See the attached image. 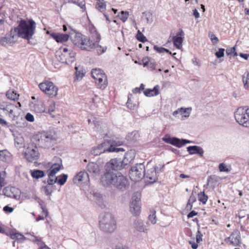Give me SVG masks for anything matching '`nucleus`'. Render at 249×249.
Wrapping results in <instances>:
<instances>
[{
  "label": "nucleus",
  "instance_id": "f257e3e1",
  "mask_svg": "<svg viewBox=\"0 0 249 249\" xmlns=\"http://www.w3.org/2000/svg\"><path fill=\"white\" fill-rule=\"evenodd\" d=\"M101 181L104 186L112 185L115 188L122 191L127 190L129 186V183L126 177L121 173L115 174H107L102 176Z\"/></svg>",
  "mask_w": 249,
  "mask_h": 249
},
{
  "label": "nucleus",
  "instance_id": "f03ea898",
  "mask_svg": "<svg viewBox=\"0 0 249 249\" xmlns=\"http://www.w3.org/2000/svg\"><path fill=\"white\" fill-rule=\"evenodd\" d=\"M36 27V23L33 20L30 19L27 22L21 19L18 27L11 29V34L13 37L18 36L30 40L35 34Z\"/></svg>",
  "mask_w": 249,
  "mask_h": 249
},
{
  "label": "nucleus",
  "instance_id": "7ed1b4c3",
  "mask_svg": "<svg viewBox=\"0 0 249 249\" xmlns=\"http://www.w3.org/2000/svg\"><path fill=\"white\" fill-rule=\"evenodd\" d=\"M57 135L54 130L43 131L33 137L35 144L43 148H48L56 143Z\"/></svg>",
  "mask_w": 249,
  "mask_h": 249
},
{
  "label": "nucleus",
  "instance_id": "20e7f679",
  "mask_svg": "<svg viewBox=\"0 0 249 249\" xmlns=\"http://www.w3.org/2000/svg\"><path fill=\"white\" fill-rule=\"evenodd\" d=\"M99 228L106 232H112L116 228V222L114 216L110 213H105L99 218Z\"/></svg>",
  "mask_w": 249,
  "mask_h": 249
},
{
  "label": "nucleus",
  "instance_id": "39448f33",
  "mask_svg": "<svg viewBox=\"0 0 249 249\" xmlns=\"http://www.w3.org/2000/svg\"><path fill=\"white\" fill-rule=\"evenodd\" d=\"M91 74L98 88L104 89L107 88L108 85L107 77L103 71L100 69H93Z\"/></svg>",
  "mask_w": 249,
  "mask_h": 249
},
{
  "label": "nucleus",
  "instance_id": "423d86ee",
  "mask_svg": "<svg viewBox=\"0 0 249 249\" xmlns=\"http://www.w3.org/2000/svg\"><path fill=\"white\" fill-rule=\"evenodd\" d=\"M234 117L240 125L245 127L249 126V107H239L234 113Z\"/></svg>",
  "mask_w": 249,
  "mask_h": 249
},
{
  "label": "nucleus",
  "instance_id": "0eeeda50",
  "mask_svg": "<svg viewBox=\"0 0 249 249\" xmlns=\"http://www.w3.org/2000/svg\"><path fill=\"white\" fill-rule=\"evenodd\" d=\"M101 40L100 35L95 32L92 34L89 38L85 36L81 50L88 51H91L96 47V44L99 42Z\"/></svg>",
  "mask_w": 249,
  "mask_h": 249
},
{
  "label": "nucleus",
  "instance_id": "6e6552de",
  "mask_svg": "<svg viewBox=\"0 0 249 249\" xmlns=\"http://www.w3.org/2000/svg\"><path fill=\"white\" fill-rule=\"evenodd\" d=\"M121 159H112L107 162L105 166V172L102 176H106L107 174H115L116 171L120 170L124 167L123 166Z\"/></svg>",
  "mask_w": 249,
  "mask_h": 249
},
{
  "label": "nucleus",
  "instance_id": "1a4fd4ad",
  "mask_svg": "<svg viewBox=\"0 0 249 249\" xmlns=\"http://www.w3.org/2000/svg\"><path fill=\"white\" fill-rule=\"evenodd\" d=\"M145 166L143 163L137 164L132 167L129 171L130 179L135 182L141 180L144 177Z\"/></svg>",
  "mask_w": 249,
  "mask_h": 249
},
{
  "label": "nucleus",
  "instance_id": "9d476101",
  "mask_svg": "<svg viewBox=\"0 0 249 249\" xmlns=\"http://www.w3.org/2000/svg\"><path fill=\"white\" fill-rule=\"evenodd\" d=\"M38 86L42 91L51 97L55 96L57 94L58 88L51 81L42 82Z\"/></svg>",
  "mask_w": 249,
  "mask_h": 249
},
{
  "label": "nucleus",
  "instance_id": "9b49d317",
  "mask_svg": "<svg viewBox=\"0 0 249 249\" xmlns=\"http://www.w3.org/2000/svg\"><path fill=\"white\" fill-rule=\"evenodd\" d=\"M37 146L36 144L34 145V144H31L26 150L25 157L29 162H33L37 160L39 156Z\"/></svg>",
  "mask_w": 249,
  "mask_h": 249
},
{
  "label": "nucleus",
  "instance_id": "f8f14e48",
  "mask_svg": "<svg viewBox=\"0 0 249 249\" xmlns=\"http://www.w3.org/2000/svg\"><path fill=\"white\" fill-rule=\"evenodd\" d=\"M123 144V142L117 140H106L105 141L100 144V146L102 150L104 151V153L112 152L113 146H118L121 145Z\"/></svg>",
  "mask_w": 249,
  "mask_h": 249
},
{
  "label": "nucleus",
  "instance_id": "ddd939ff",
  "mask_svg": "<svg viewBox=\"0 0 249 249\" xmlns=\"http://www.w3.org/2000/svg\"><path fill=\"white\" fill-rule=\"evenodd\" d=\"M17 107V106L6 102H2L0 104V109L11 118L15 117L14 110Z\"/></svg>",
  "mask_w": 249,
  "mask_h": 249
},
{
  "label": "nucleus",
  "instance_id": "4468645a",
  "mask_svg": "<svg viewBox=\"0 0 249 249\" xmlns=\"http://www.w3.org/2000/svg\"><path fill=\"white\" fill-rule=\"evenodd\" d=\"M130 210L135 216L139 215L141 213L140 198L136 195H133L131 198Z\"/></svg>",
  "mask_w": 249,
  "mask_h": 249
},
{
  "label": "nucleus",
  "instance_id": "2eb2a0df",
  "mask_svg": "<svg viewBox=\"0 0 249 249\" xmlns=\"http://www.w3.org/2000/svg\"><path fill=\"white\" fill-rule=\"evenodd\" d=\"M162 140L166 143L171 144L178 147H181L185 144L191 143V141L189 140L186 139L180 140L176 137H164L162 138Z\"/></svg>",
  "mask_w": 249,
  "mask_h": 249
},
{
  "label": "nucleus",
  "instance_id": "dca6fc26",
  "mask_svg": "<svg viewBox=\"0 0 249 249\" xmlns=\"http://www.w3.org/2000/svg\"><path fill=\"white\" fill-rule=\"evenodd\" d=\"M226 243H230V244L234 246H239L241 244V235L239 231L237 230H234L230 236L225 239Z\"/></svg>",
  "mask_w": 249,
  "mask_h": 249
},
{
  "label": "nucleus",
  "instance_id": "f3484780",
  "mask_svg": "<svg viewBox=\"0 0 249 249\" xmlns=\"http://www.w3.org/2000/svg\"><path fill=\"white\" fill-rule=\"evenodd\" d=\"M73 181L74 183L78 184L81 182L88 184L89 181V175L85 171H80L74 176Z\"/></svg>",
  "mask_w": 249,
  "mask_h": 249
},
{
  "label": "nucleus",
  "instance_id": "a211bd4d",
  "mask_svg": "<svg viewBox=\"0 0 249 249\" xmlns=\"http://www.w3.org/2000/svg\"><path fill=\"white\" fill-rule=\"evenodd\" d=\"M135 157V152L134 150H130L127 151L124 155V159L122 160L123 166L124 168L127 165L131 163Z\"/></svg>",
  "mask_w": 249,
  "mask_h": 249
},
{
  "label": "nucleus",
  "instance_id": "6ab92c4d",
  "mask_svg": "<svg viewBox=\"0 0 249 249\" xmlns=\"http://www.w3.org/2000/svg\"><path fill=\"white\" fill-rule=\"evenodd\" d=\"M134 228L139 232H147L148 231V223L142 220H136L134 222Z\"/></svg>",
  "mask_w": 249,
  "mask_h": 249
},
{
  "label": "nucleus",
  "instance_id": "aec40b11",
  "mask_svg": "<svg viewBox=\"0 0 249 249\" xmlns=\"http://www.w3.org/2000/svg\"><path fill=\"white\" fill-rule=\"evenodd\" d=\"M70 37L73 43L81 49V46L84 43L85 36L80 33H75L74 35H71Z\"/></svg>",
  "mask_w": 249,
  "mask_h": 249
},
{
  "label": "nucleus",
  "instance_id": "412c9836",
  "mask_svg": "<svg viewBox=\"0 0 249 249\" xmlns=\"http://www.w3.org/2000/svg\"><path fill=\"white\" fill-rule=\"evenodd\" d=\"M184 33L182 30L177 33L176 36L173 37L174 45L178 49H180L183 41Z\"/></svg>",
  "mask_w": 249,
  "mask_h": 249
},
{
  "label": "nucleus",
  "instance_id": "4be33fe9",
  "mask_svg": "<svg viewBox=\"0 0 249 249\" xmlns=\"http://www.w3.org/2000/svg\"><path fill=\"white\" fill-rule=\"evenodd\" d=\"M86 169L92 176H96L99 175L100 172L99 165L94 162H89L86 167Z\"/></svg>",
  "mask_w": 249,
  "mask_h": 249
},
{
  "label": "nucleus",
  "instance_id": "5701e85b",
  "mask_svg": "<svg viewBox=\"0 0 249 249\" xmlns=\"http://www.w3.org/2000/svg\"><path fill=\"white\" fill-rule=\"evenodd\" d=\"M191 110V107H187L185 108L181 107L180 108L174 111L173 115L174 116L178 117V116L177 115L179 114L181 115L182 118L184 117L187 118L189 117Z\"/></svg>",
  "mask_w": 249,
  "mask_h": 249
},
{
  "label": "nucleus",
  "instance_id": "b1692460",
  "mask_svg": "<svg viewBox=\"0 0 249 249\" xmlns=\"http://www.w3.org/2000/svg\"><path fill=\"white\" fill-rule=\"evenodd\" d=\"M187 149L190 155L198 154L201 157L203 156L204 150L201 147L196 145L189 146Z\"/></svg>",
  "mask_w": 249,
  "mask_h": 249
},
{
  "label": "nucleus",
  "instance_id": "393cba45",
  "mask_svg": "<svg viewBox=\"0 0 249 249\" xmlns=\"http://www.w3.org/2000/svg\"><path fill=\"white\" fill-rule=\"evenodd\" d=\"M16 36H13L11 34V30L10 34H6L4 36L0 37V44L3 46L10 45Z\"/></svg>",
  "mask_w": 249,
  "mask_h": 249
},
{
  "label": "nucleus",
  "instance_id": "a878e982",
  "mask_svg": "<svg viewBox=\"0 0 249 249\" xmlns=\"http://www.w3.org/2000/svg\"><path fill=\"white\" fill-rule=\"evenodd\" d=\"M144 177L148 180L150 183H153L157 180V173L153 169L147 170L146 173H144Z\"/></svg>",
  "mask_w": 249,
  "mask_h": 249
},
{
  "label": "nucleus",
  "instance_id": "bb28decb",
  "mask_svg": "<svg viewBox=\"0 0 249 249\" xmlns=\"http://www.w3.org/2000/svg\"><path fill=\"white\" fill-rule=\"evenodd\" d=\"M51 36L57 42H66L69 38V36L68 34L59 33H52Z\"/></svg>",
  "mask_w": 249,
  "mask_h": 249
},
{
  "label": "nucleus",
  "instance_id": "cd10ccee",
  "mask_svg": "<svg viewBox=\"0 0 249 249\" xmlns=\"http://www.w3.org/2000/svg\"><path fill=\"white\" fill-rule=\"evenodd\" d=\"M62 166V162L60 163H55L52 165L49 170L47 171V173L50 174V176H55V174L60 170Z\"/></svg>",
  "mask_w": 249,
  "mask_h": 249
},
{
  "label": "nucleus",
  "instance_id": "c85d7f7f",
  "mask_svg": "<svg viewBox=\"0 0 249 249\" xmlns=\"http://www.w3.org/2000/svg\"><path fill=\"white\" fill-rule=\"evenodd\" d=\"M160 86H155L153 89H147L143 91L144 94L147 97L157 96L159 94Z\"/></svg>",
  "mask_w": 249,
  "mask_h": 249
},
{
  "label": "nucleus",
  "instance_id": "c756f323",
  "mask_svg": "<svg viewBox=\"0 0 249 249\" xmlns=\"http://www.w3.org/2000/svg\"><path fill=\"white\" fill-rule=\"evenodd\" d=\"M0 160L8 163L10 162L12 155L7 150H0Z\"/></svg>",
  "mask_w": 249,
  "mask_h": 249
},
{
  "label": "nucleus",
  "instance_id": "7c9ffc66",
  "mask_svg": "<svg viewBox=\"0 0 249 249\" xmlns=\"http://www.w3.org/2000/svg\"><path fill=\"white\" fill-rule=\"evenodd\" d=\"M11 238L12 239H16L18 242L22 243L26 239V237L22 234L18 232H14L10 231L9 233Z\"/></svg>",
  "mask_w": 249,
  "mask_h": 249
},
{
  "label": "nucleus",
  "instance_id": "2f4dec72",
  "mask_svg": "<svg viewBox=\"0 0 249 249\" xmlns=\"http://www.w3.org/2000/svg\"><path fill=\"white\" fill-rule=\"evenodd\" d=\"M31 172L32 177L36 179L41 178L45 175L44 172L40 170L35 169L31 170Z\"/></svg>",
  "mask_w": 249,
  "mask_h": 249
},
{
  "label": "nucleus",
  "instance_id": "473e14b6",
  "mask_svg": "<svg viewBox=\"0 0 249 249\" xmlns=\"http://www.w3.org/2000/svg\"><path fill=\"white\" fill-rule=\"evenodd\" d=\"M242 82L244 84V87L246 89H249V72H245L242 76Z\"/></svg>",
  "mask_w": 249,
  "mask_h": 249
},
{
  "label": "nucleus",
  "instance_id": "72a5a7b5",
  "mask_svg": "<svg viewBox=\"0 0 249 249\" xmlns=\"http://www.w3.org/2000/svg\"><path fill=\"white\" fill-rule=\"evenodd\" d=\"M96 8L101 12H103L106 8V1L104 0H98Z\"/></svg>",
  "mask_w": 249,
  "mask_h": 249
},
{
  "label": "nucleus",
  "instance_id": "f704fd0d",
  "mask_svg": "<svg viewBox=\"0 0 249 249\" xmlns=\"http://www.w3.org/2000/svg\"><path fill=\"white\" fill-rule=\"evenodd\" d=\"M68 178V175L67 174H63L57 177L56 182L60 185H63L67 181Z\"/></svg>",
  "mask_w": 249,
  "mask_h": 249
},
{
  "label": "nucleus",
  "instance_id": "c9c22d12",
  "mask_svg": "<svg viewBox=\"0 0 249 249\" xmlns=\"http://www.w3.org/2000/svg\"><path fill=\"white\" fill-rule=\"evenodd\" d=\"M75 77L77 80H81L83 76L84 75V72L82 69L78 67H75Z\"/></svg>",
  "mask_w": 249,
  "mask_h": 249
},
{
  "label": "nucleus",
  "instance_id": "e433bc0d",
  "mask_svg": "<svg viewBox=\"0 0 249 249\" xmlns=\"http://www.w3.org/2000/svg\"><path fill=\"white\" fill-rule=\"evenodd\" d=\"M7 98L12 100H16L18 99L19 95L17 93L14 92V91L9 90L7 92L6 94Z\"/></svg>",
  "mask_w": 249,
  "mask_h": 249
},
{
  "label": "nucleus",
  "instance_id": "4c0bfd02",
  "mask_svg": "<svg viewBox=\"0 0 249 249\" xmlns=\"http://www.w3.org/2000/svg\"><path fill=\"white\" fill-rule=\"evenodd\" d=\"M129 12L127 11H121L119 14L118 17L123 22H125L128 17Z\"/></svg>",
  "mask_w": 249,
  "mask_h": 249
},
{
  "label": "nucleus",
  "instance_id": "58836bf2",
  "mask_svg": "<svg viewBox=\"0 0 249 249\" xmlns=\"http://www.w3.org/2000/svg\"><path fill=\"white\" fill-rule=\"evenodd\" d=\"M91 153L92 155L96 156L102 153H104V151L102 150L100 146L98 145L97 147L92 148L91 150Z\"/></svg>",
  "mask_w": 249,
  "mask_h": 249
},
{
  "label": "nucleus",
  "instance_id": "ea45409f",
  "mask_svg": "<svg viewBox=\"0 0 249 249\" xmlns=\"http://www.w3.org/2000/svg\"><path fill=\"white\" fill-rule=\"evenodd\" d=\"M198 200L203 204H206L208 200V197L204 193V192H201L198 194Z\"/></svg>",
  "mask_w": 249,
  "mask_h": 249
},
{
  "label": "nucleus",
  "instance_id": "a19ab883",
  "mask_svg": "<svg viewBox=\"0 0 249 249\" xmlns=\"http://www.w3.org/2000/svg\"><path fill=\"white\" fill-rule=\"evenodd\" d=\"M71 2L79 6L81 8V9H82V12H84L86 10V6H85L86 3L84 0H81V1H79V0L73 1V0H72Z\"/></svg>",
  "mask_w": 249,
  "mask_h": 249
},
{
  "label": "nucleus",
  "instance_id": "79ce46f5",
  "mask_svg": "<svg viewBox=\"0 0 249 249\" xmlns=\"http://www.w3.org/2000/svg\"><path fill=\"white\" fill-rule=\"evenodd\" d=\"M137 39L140 42L142 43H144L147 41L146 37L142 33V32L138 30L137 35H136Z\"/></svg>",
  "mask_w": 249,
  "mask_h": 249
},
{
  "label": "nucleus",
  "instance_id": "37998d69",
  "mask_svg": "<svg viewBox=\"0 0 249 249\" xmlns=\"http://www.w3.org/2000/svg\"><path fill=\"white\" fill-rule=\"evenodd\" d=\"M154 49L159 53H167L169 54H172V53L169 50L163 47H159L155 45L154 46Z\"/></svg>",
  "mask_w": 249,
  "mask_h": 249
},
{
  "label": "nucleus",
  "instance_id": "c03bdc74",
  "mask_svg": "<svg viewBox=\"0 0 249 249\" xmlns=\"http://www.w3.org/2000/svg\"><path fill=\"white\" fill-rule=\"evenodd\" d=\"M69 57L67 58L65 60V63L67 64L71 63L74 61L75 53L71 51L69 52Z\"/></svg>",
  "mask_w": 249,
  "mask_h": 249
},
{
  "label": "nucleus",
  "instance_id": "a18cd8bd",
  "mask_svg": "<svg viewBox=\"0 0 249 249\" xmlns=\"http://www.w3.org/2000/svg\"><path fill=\"white\" fill-rule=\"evenodd\" d=\"M98 54H101L104 53L107 50V47H102L98 45V43L96 44V47L94 48Z\"/></svg>",
  "mask_w": 249,
  "mask_h": 249
},
{
  "label": "nucleus",
  "instance_id": "49530a36",
  "mask_svg": "<svg viewBox=\"0 0 249 249\" xmlns=\"http://www.w3.org/2000/svg\"><path fill=\"white\" fill-rule=\"evenodd\" d=\"M196 201V198L195 196H194L193 194L190 196L188 202L187 204V207L188 208H189L190 209H191L193 207V203H194Z\"/></svg>",
  "mask_w": 249,
  "mask_h": 249
},
{
  "label": "nucleus",
  "instance_id": "de8ad7c7",
  "mask_svg": "<svg viewBox=\"0 0 249 249\" xmlns=\"http://www.w3.org/2000/svg\"><path fill=\"white\" fill-rule=\"evenodd\" d=\"M48 179L47 180V183L48 185H52L54 183H56L57 177L55 176H50L49 174H48Z\"/></svg>",
  "mask_w": 249,
  "mask_h": 249
},
{
  "label": "nucleus",
  "instance_id": "09e8293b",
  "mask_svg": "<svg viewBox=\"0 0 249 249\" xmlns=\"http://www.w3.org/2000/svg\"><path fill=\"white\" fill-rule=\"evenodd\" d=\"M148 220L152 224H155L156 223L157 220L155 211L151 212V213L148 216Z\"/></svg>",
  "mask_w": 249,
  "mask_h": 249
},
{
  "label": "nucleus",
  "instance_id": "8fccbe9b",
  "mask_svg": "<svg viewBox=\"0 0 249 249\" xmlns=\"http://www.w3.org/2000/svg\"><path fill=\"white\" fill-rule=\"evenodd\" d=\"M5 174V171L0 172V190L4 185Z\"/></svg>",
  "mask_w": 249,
  "mask_h": 249
},
{
  "label": "nucleus",
  "instance_id": "3c124183",
  "mask_svg": "<svg viewBox=\"0 0 249 249\" xmlns=\"http://www.w3.org/2000/svg\"><path fill=\"white\" fill-rule=\"evenodd\" d=\"M26 234V235H29V234L31 235L32 236V238L30 240L34 243H36L37 244V243H39L42 240V238L38 237L36 236L32 235L30 233H27Z\"/></svg>",
  "mask_w": 249,
  "mask_h": 249
},
{
  "label": "nucleus",
  "instance_id": "603ef678",
  "mask_svg": "<svg viewBox=\"0 0 249 249\" xmlns=\"http://www.w3.org/2000/svg\"><path fill=\"white\" fill-rule=\"evenodd\" d=\"M225 49L223 48H219L218 51L215 53V55L217 58H220L224 55Z\"/></svg>",
  "mask_w": 249,
  "mask_h": 249
},
{
  "label": "nucleus",
  "instance_id": "864d4df0",
  "mask_svg": "<svg viewBox=\"0 0 249 249\" xmlns=\"http://www.w3.org/2000/svg\"><path fill=\"white\" fill-rule=\"evenodd\" d=\"M218 168H219V170L220 172H228L230 171V170H229L227 167V166L224 163H221L219 164V166H218Z\"/></svg>",
  "mask_w": 249,
  "mask_h": 249
},
{
  "label": "nucleus",
  "instance_id": "5fc2aeb1",
  "mask_svg": "<svg viewBox=\"0 0 249 249\" xmlns=\"http://www.w3.org/2000/svg\"><path fill=\"white\" fill-rule=\"evenodd\" d=\"M35 110L38 113H41L45 111L44 107L43 105L41 104L39 105H35Z\"/></svg>",
  "mask_w": 249,
  "mask_h": 249
},
{
  "label": "nucleus",
  "instance_id": "6e6d98bb",
  "mask_svg": "<svg viewBox=\"0 0 249 249\" xmlns=\"http://www.w3.org/2000/svg\"><path fill=\"white\" fill-rule=\"evenodd\" d=\"M209 36L213 44H215L218 42V38L213 34L212 33L211 35H209Z\"/></svg>",
  "mask_w": 249,
  "mask_h": 249
},
{
  "label": "nucleus",
  "instance_id": "4d7b16f0",
  "mask_svg": "<svg viewBox=\"0 0 249 249\" xmlns=\"http://www.w3.org/2000/svg\"><path fill=\"white\" fill-rule=\"evenodd\" d=\"M164 164H159L158 165L155 166L153 169L156 171L157 173H159L162 171V169L164 168Z\"/></svg>",
  "mask_w": 249,
  "mask_h": 249
},
{
  "label": "nucleus",
  "instance_id": "13d9d810",
  "mask_svg": "<svg viewBox=\"0 0 249 249\" xmlns=\"http://www.w3.org/2000/svg\"><path fill=\"white\" fill-rule=\"evenodd\" d=\"M203 234L201 231L198 230L197 231L196 235V241L197 243H199L202 241Z\"/></svg>",
  "mask_w": 249,
  "mask_h": 249
},
{
  "label": "nucleus",
  "instance_id": "bf43d9fd",
  "mask_svg": "<svg viewBox=\"0 0 249 249\" xmlns=\"http://www.w3.org/2000/svg\"><path fill=\"white\" fill-rule=\"evenodd\" d=\"M39 247L38 249H51L49 248L42 240L37 244Z\"/></svg>",
  "mask_w": 249,
  "mask_h": 249
},
{
  "label": "nucleus",
  "instance_id": "052dcab7",
  "mask_svg": "<svg viewBox=\"0 0 249 249\" xmlns=\"http://www.w3.org/2000/svg\"><path fill=\"white\" fill-rule=\"evenodd\" d=\"M25 119L27 121L33 122L34 121V116L31 114L30 113H27L25 116Z\"/></svg>",
  "mask_w": 249,
  "mask_h": 249
},
{
  "label": "nucleus",
  "instance_id": "680f3d73",
  "mask_svg": "<svg viewBox=\"0 0 249 249\" xmlns=\"http://www.w3.org/2000/svg\"><path fill=\"white\" fill-rule=\"evenodd\" d=\"M3 210L6 213H11L14 211V208L8 206H5L3 207Z\"/></svg>",
  "mask_w": 249,
  "mask_h": 249
},
{
  "label": "nucleus",
  "instance_id": "e2e57ef3",
  "mask_svg": "<svg viewBox=\"0 0 249 249\" xmlns=\"http://www.w3.org/2000/svg\"><path fill=\"white\" fill-rule=\"evenodd\" d=\"M150 59H151V58H150L149 57H145L142 59L143 67H148L149 63L150 61Z\"/></svg>",
  "mask_w": 249,
  "mask_h": 249
},
{
  "label": "nucleus",
  "instance_id": "0e129e2a",
  "mask_svg": "<svg viewBox=\"0 0 249 249\" xmlns=\"http://www.w3.org/2000/svg\"><path fill=\"white\" fill-rule=\"evenodd\" d=\"M156 67V63L153 59H150V61L149 63L148 68L151 69V70H154Z\"/></svg>",
  "mask_w": 249,
  "mask_h": 249
},
{
  "label": "nucleus",
  "instance_id": "69168bd1",
  "mask_svg": "<svg viewBox=\"0 0 249 249\" xmlns=\"http://www.w3.org/2000/svg\"><path fill=\"white\" fill-rule=\"evenodd\" d=\"M235 50V48L234 47L231 48L230 49H227L226 50V53L227 55H232L234 52V51Z\"/></svg>",
  "mask_w": 249,
  "mask_h": 249
},
{
  "label": "nucleus",
  "instance_id": "338daca9",
  "mask_svg": "<svg viewBox=\"0 0 249 249\" xmlns=\"http://www.w3.org/2000/svg\"><path fill=\"white\" fill-rule=\"evenodd\" d=\"M217 177L215 176H211L208 179V183L211 184L213 183V180L216 181Z\"/></svg>",
  "mask_w": 249,
  "mask_h": 249
},
{
  "label": "nucleus",
  "instance_id": "774afa93",
  "mask_svg": "<svg viewBox=\"0 0 249 249\" xmlns=\"http://www.w3.org/2000/svg\"><path fill=\"white\" fill-rule=\"evenodd\" d=\"M41 208L42 210V213L45 215V217H47L49 213L46 206L42 205Z\"/></svg>",
  "mask_w": 249,
  "mask_h": 249
}]
</instances>
